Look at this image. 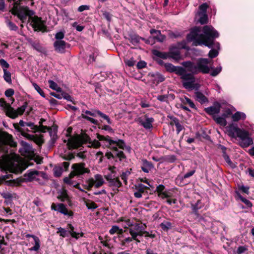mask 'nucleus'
Masks as SVG:
<instances>
[{
  "label": "nucleus",
  "instance_id": "nucleus-9",
  "mask_svg": "<svg viewBox=\"0 0 254 254\" xmlns=\"http://www.w3.org/2000/svg\"><path fill=\"white\" fill-rule=\"evenodd\" d=\"M210 61L205 58H200L196 63L197 68V73L201 72L203 74L209 73L210 69H213L212 67H209Z\"/></svg>",
  "mask_w": 254,
  "mask_h": 254
},
{
  "label": "nucleus",
  "instance_id": "nucleus-42",
  "mask_svg": "<svg viewBox=\"0 0 254 254\" xmlns=\"http://www.w3.org/2000/svg\"><path fill=\"white\" fill-rule=\"evenodd\" d=\"M123 229L120 228V227L117 225L113 226L111 229L109 230V233L111 235H114L117 233L121 236L123 235Z\"/></svg>",
  "mask_w": 254,
  "mask_h": 254
},
{
  "label": "nucleus",
  "instance_id": "nucleus-24",
  "mask_svg": "<svg viewBox=\"0 0 254 254\" xmlns=\"http://www.w3.org/2000/svg\"><path fill=\"white\" fill-rule=\"evenodd\" d=\"M123 237V235L119 236V239L120 241V245L121 246V249L125 250L129 247V243L131 242L133 239L132 237H127L125 239H122Z\"/></svg>",
  "mask_w": 254,
  "mask_h": 254
},
{
  "label": "nucleus",
  "instance_id": "nucleus-40",
  "mask_svg": "<svg viewBox=\"0 0 254 254\" xmlns=\"http://www.w3.org/2000/svg\"><path fill=\"white\" fill-rule=\"evenodd\" d=\"M14 94V90L11 88L7 89L4 93L5 96L8 98V101L11 103V104L14 102V99L12 97Z\"/></svg>",
  "mask_w": 254,
  "mask_h": 254
},
{
  "label": "nucleus",
  "instance_id": "nucleus-19",
  "mask_svg": "<svg viewBox=\"0 0 254 254\" xmlns=\"http://www.w3.org/2000/svg\"><path fill=\"white\" fill-rule=\"evenodd\" d=\"M182 65H183L186 69V71L190 72V73L194 74H197V68L196 66V64H195L194 63L190 61H186L183 62Z\"/></svg>",
  "mask_w": 254,
  "mask_h": 254
},
{
  "label": "nucleus",
  "instance_id": "nucleus-55",
  "mask_svg": "<svg viewBox=\"0 0 254 254\" xmlns=\"http://www.w3.org/2000/svg\"><path fill=\"white\" fill-rule=\"evenodd\" d=\"M32 85L37 92L42 97H45V94L41 88L35 83H32Z\"/></svg>",
  "mask_w": 254,
  "mask_h": 254
},
{
  "label": "nucleus",
  "instance_id": "nucleus-35",
  "mask_svg": "<svg viewBox=\"0 0 254 254\" xmlns=\"http://www.w3.org/2000/svg\"><path fill=\"white\" fill-rule=\"evenodd\" d=\"M75 176H71V173H70L68 177H65L64 179V182L68 185L75 187V186H76L78 184V183H76V182L73 179Z\"/></svg>",
  "mask_w": 254,
  "mask_h": 254
},
{
  "label": "nucleus",
  "instance_id": "nucleus-43",
  "mask_svg": "<svg viewBox=\"0 0 254 254\" xmlns=\"http://www.w3.org/2000/svg\"><path fill=\"white\" fill-rule=\"evenodd\" d=\"M6 245V243L5 242L3 236L0 235V253L4 254L6 253V250L4 246Z\"/></svg>",
  "mask_w": 254,
  "mask_h": 254
},
{
  "label": "nucleus",
  "instance_id": "nucleus-8",
  "mask_svg": "<svg viewBox=\"0 0 254 254\" xmlns=\"http://www.w3.org/2000/svg\"><path fill=\"white\" fill-rule=\"evenodd\" d=\"M128 225L131 226L129 229V232L133 240H136L138 236H142V232L146 227L145 224L135 223Z\"/></svg>",
  "mask_w": 254,
  "mask_h": 254
},
{
  "label": "nucleus",
  "instance_id": "nucleus-51",
  "mask_svg": "<svg viewBox=\"0 0 254 254\" xmlns=\"http://www.w3.org/2000/svg\"><path fill=\"white\" fill-rule=\"evenodd\" d=\"M86 207L88 209L94 210L98 207L97 205L92 201H88L85 202Z\"/></svg>",
  "mask_w": 254,
  "mask_h": 254
},
{
  "label": "nucleus",
  "instance_id": "nucleus-11",
  "mask_svg": "<svg viewBox=\"0 0 254 254\" xmlns=\"http://www.w3.org/2000/svg\"><path fill=\"white\" fill-rule=\"evenodd\" d=\"M85 164L83 163H75L72 164L71 168L73 171L70 173L71 176L80 177L85 173L89 172V170L85 167Z\"/></svg>",
  "mask_w": 254,
  "mask_h": 254
},
{
  "label": "nucleus",
  "instance_id": "nucleus-33",
  "mask_svg": "<svg viewBox=\"0 0 254 254\" xmlns=\"http://www.w3.org/2000/svg\"><path fill=\"white\" fill-rule=\"evenodd\" d=\"M95 184L94 186L95 188H99L101 187L105 183L102 175L96 174L94 176Z\"/></svg>",
  "mask_w": 254,
  "mask_h": 254
},
{
  "label": "nucleus",
  "instance_id": "nucleus-18",
  "mask_svg": "<svg viewBox=\"0 0 254 254\" xmlns=\"http://www.w3.org/2000/svg\"><path fill=\"white\" fill-rule=\"evenodd\" d=\"M108 148L113 150V160L116 161H119L120 162H121L126 158V156L123 151L119 150L117 146H112Z\"/></svg>",
  "mask_w": 254,
  "mask_h": 254
},
{
  "label": "nucleus",
  "instance_id": "nucleus-7",
  "mask_svg": "<svg viewBox=\"0 0 254 254\" xmlns=\"http://www.w3.org/2000/svg\"><path fill=\"white\" fill-rule=\"evenodd\" d=\"M38 171L35 170H29L24 175L23 178H17V186L22 182H30L35 180L40 184H44L41 182L40 179L37 178Z\"/></svg>",
  "mask_w": 254,
  "mask_h": 254
},
{
  "label": "nucleus",
  "instance_id": "nucleus-12",
  "mask_svg": "<svg viewBox=\"0 0 254 254\" xmlns=\"http://www.w3.org/2000/svg\"><path fill=\"white\" fill-rule=\"evenodd\" d=\"M236 137L241 140V145L243 147H247L253 143L252 138L250 137L248 131L245 130L241 129Z\"/></svg>",
  "mask_w": 254,
  "mask_h": 254
},
{
  "label": "nucleus",
  "instance_id": "nucleus-48",
  "mask_svg": "<svg viewBox=\"0 0 254 254\" xmlns=\"http://www.w3.org/2000/svg\"><path fill=\"white\" fill-rule=\"evenodd\" d=\"M216 122L223 126H225L227 124V121L225 117H218L215 118Z\"/></svg>",
  "mask_w": 254,
  "mask_h": 254
},
{
  "label": "nucleus",
  "instance_id": "nucleus-59",
  "mask_svg": "<svg viewBox=\"0 0 254 254\" xmlns=\"http://www.w3.org/2000/svg\"><path fill=\"white\" fill-rule=\"evenodd\" d=\"M57 233H59L60 235L63 237H65L67 236L68 232L65 229L60 227L58 229Z\"/></svg>",
  "mask_w": 254,
  "mask_h": 254
},
{
  "label": "nucleus",
  "instance_id": "nucleus-34",
  "mask_svg": "<svg viewBox=\"0 0 254 254\" xmlns=\"http://www.w3.org/2000/svg\"><path fill=\"white\" fill-rule=\"evenodd\" d=\"M48 131L51 137L50 140V144L51 145H53L57 139V130L55 128L52 129L50 127Z\"/></svg>",
  "mask_w": 254,
  "mask_h": 254
},
{
  "label": "nucleus",
  "instance_id": "nucleus-64",
  "mask_svg": "<svg viewBox=\"0 0 254 254\" xmlns=\"http://www.w3.org/2000/svg\"><path fill=\"white\" fill-rule=\"evenodd\" d=\"M226 163L232 168L235 167V164L232 162L229 156L227 155H225L223 157Z\"/></svg>",
  "mask_w": 254,
  "mask_h": 254
},
{
  "label": "nucleus",
  "instance_id": "nucleus-26",
  "mask_svg": "<svg viewBox=\"0 0 254 254\" xmlns=\"http://www.w3.org/2000/svg\"><path fill=\"white\" fill-rule=\"evenodd\" d=\"M153 168L154 166L151 162H149L146 159L142 160L141 169L144 173H148Z\"/></svg>",
  "mask_w": 254,
  "mask_h": 254
},
{
  "label": "nucleus",
  "instance_id": "nucleus-31",
  "mask_svg": "<svg viewBox=\"0 0 254 254\" xmlns=\"http://www.w3.org/2000/svg\"><path fill=\"white\" fill-rule=\"evenodd\" d=\"M82 113L81 114V117L84 119H86L87 121H89L91 123L94 124V125H98V121L97 120H95L92 118L89 117L83 114V113H85L87 115H89L91 116L92 111H88V110H83Z\"/></svg>",
  "mask_w": 254,
  "mask_h": 254
},
{
  "label": "nucleus",
  "instance_id": "nucleus-30",
  "mask_svg": "<svg viewBox=\"0 0 254 254\" xmlns=\"http://www.w3.org/2000/svg\"><path fill=\"white\" fill-rule=\"evenodd\" d=\"M25 236L26 238L32 237L34 241L35 245L30 249V250L37 251L40 247L39 239L37 237L30 234H26Z\"/></svg>",
  "mask_w": 254,
  "mask_h": 254
},
{
  "label": "nucleus",
  "instance_id": "nucleus-58",
  "mask_svg": "<svg viewBox=\"0 0 254 254\" xmlns=\"http://www.w3.org/2000/svg\"><path fill=\"white\" fill-rule=\"evenodd\" d=\"M130 174V172L128 171L123 172L121 175V179L123 180L124 182L127 184L128 177Z\"/></svg>",
  "mask_w": 254,
  "mask_h": 254
},
{
  "label": "nucleus",
  "instance_id": "nucleus-13",
  "mask_svg": "<svg viewBox=\"0 0 254 254\" xmlns=\"http://www.w3.org/2000/svg\"><path fill=\"white\" fill-rule=\"evenodd\" d=\"M11 103L6 102L3 98L0 99V106L3 108L6 115L8 117L12 118H16V110L11 107Z\"/></svg>",
  "mask_w": 254,
  "mask_h": 254
},
{
  "label": "nucleus",
  "instance_id": "nucleus-52",
  "mask_svg": "<svg viewBox=\"0 0 254 254\" xmlns=\"http://www.w3.org/2000/svg\"><path fill=\"white\" fill-rule=\"evenodd\" d=\"M63 98L64 99L68 101L72 102L73 103L75 104L73 100V98L71 97V96L67 93L65 92H62L61 93V99Z\"/></svg>",
  "mask_w": 254,
  "mask_h": 254
},
{
  "label": "nucleus",
  "instance_id": "nucleus-1",
  "mask_svg": "<svg viewBox=\"0 0 254 254\" xmlns=\"http://www.w3.org/2000/svg\"><path fill=\"white\" fill-rule=\"evenodd\" d=\"M16 147L12 136L6 131L0 130V152L4 154L0 164L1 171L16 174V153L11 147Z\"/></svg>",
  "mask_w": 254,
  "mask_h": 254
},
{
  "label": "nucleus",
  "instance_id": "nucleus-21",
  "mask_svg": "<svg viewBox=\"0 0 254 254\" xmlns=\"http://www.w3.org/2000/svg\"><path fill=\"white\" fill-rule=\"evenodd\" d=\"M164 67L167 71L175 72L177 75H179V73H181V71L184 68L179 66H175L171 63L164 64Z\"/></svg>",
  "mask_w": 254,
  "mask_h": 254
},
{
  "label": "nucleus",
  "instance_id": "nucleus-63",
  "mask_svg": "<svg viewBox=\"0 0 254 254\" xmlns=\"http://www.w3.org/2000/svg\"><path fill=\"white\" fill-rule=\"evenodd\" d=\"M201 204V201L200 200H197V202L192 206L193 211L196 213L197 211L200 209L202 207Z\"/></svg>",
  "mask_w": 254,
  "mask_h": 254
},
{
  "label": "nucleus",
  "instance_id": "nucleus-47",
  "mask_svg": "<svg viewBox=\"0 0 254 254\" xmlns=\"http://www.w3.org/2000/svg\"><path fill=\"white\" fill-rule=\"evenodd\" d=\"M53 171L54 176L59 177L62 175L63 172V169L62 167H56L53 169Z\"/></svg>",
  "mask_w": 254,
  "mask_h": 254
},
{
  "label": "nucleus",
  "instance_id": "nucleus-44",
  "mask_svg": "<svg viewBox=\"0 0 254 254\" xmlns=\"http://www.w3.org/2000/svg\"><path fill=\"white\" fill-rule=\"evenodd\" d=\"M208 7V5L206 3H203L199 5L198 7L199 11L198 12V14H206Z\"/></svg>",
  "mask_w": 254,
  "mask_h": 254
},
{
  "label": "nucleus",
  "instance_id": "nucleus-25",
  "mask_svg": "<svg viewBox=\"0 0 254 254\" xmlns=\"http://www.w3.org/2000/svg\"><path fill=\"white\" fill-rule=\"evenodd\" d=\"M240 129L237 126L231 125L228 127V134L232 137L236 138Z\"/></svg>",
  "mask_w": 254,
  "mask_h": 254
},
{
  "label": "nucleus",
  "instance_id": "nucleus-54",
  "mask_svg": "<svg viewBox=\"0 0 254 254\" xmlns=\"http://www.w3.org/2000/svg\"><path fill=\"white\" fill-rule=\"evenodd\" d=\"M198 15L200 16L199 19L198 20L199 23H200L201 24H204L207 22L208 16L206 14H201Z\"/></svg>",
  "mask_w": 254,
  "mask_h": 254
},
{
  "label": "nucleus",
  "instance_id": "nucleus-2",
  "mask_svg": "<svg viewBox=\"0 0 254 254\" xmlns=\"http://www.w3.org/2000/svg\"><path fill=\"white\" fill-rule=\"evenodd\" d=\"M201 27H193L188 34L187 40L193 41L195 45H204L209 48H216L219 49V43L214 41V39L219 36L217 31L212 26L205 25L202 28L203 33H201Z\"/></svg>",
  "mask_w": 254,
  "mask_h": 254
},
{
  "label": "nucleus",
  "instance_id": "nucleus-37",
  "mask_svg": "<svg viewBox=\"0 0 254 254\" xmlns=\"http://www.w3.org/2000/svg\"><path fill=\"white\" fill-rule=\"evenodd\" d=\"M246 118V115L244 113L237 112L232 117V119L234 122H238L240 120H244Z\"/></svg>",
  "mask_w": 254,
  "mask_h": 254
},
{
  "label": "nucleus",
  "instance_id": "nucleus-23",
  "mask_svg": "<svg viewBox=\"0 0 254 254\" xmlns=\"http://www.w3.org/2000/svg\"><path fill=\"white\" fill-rule=\"evenodd\" d=\"M27 122H24L22 120H20L19 121V124H17V132H21V135L28 138L30 137V135L27 133L26 131H28L27 128H24L25 127H26Z\"/></svg>",
  "mask_w": 254,
  "mask_h": 254
},
{
  "label": "nucleus",
  "instance_id": "nucleus-5",
  "mask_svg": "<svg viewBox=\"0 0 254 254\" xmlns=\"http://www.w3.org/2000/svg\"><path fill=\"white\" fill-rule=\"evenodd\" d=\"M90 136L86 133H82L80 136L77 138H70L68 140L67 145L69 149H76L80 147L83 144L91 142Z\"/></svg>",
  "mask_w": 254,
  "mask_h": 254
},
{
  "label": "nucleus",
  "instance_id": "nucleus-20",
  "mask_svg": "<svg viewBox=\"0 0 254 254\" xmlns=\"http://www.w3.org/2000/svg\"><path fill=\"white\" fill-rule=\"evenodd\" d=\"M168 54L169 58L173 59L177 62L181 59L180 50L175 47H172L169 48Z\"/></svg>",
  "mask_w": 254,
  "mask_h": 254
},
{
  "label": "nucleus",
  "instance_id": "nucleus-36",
  "mask_svg": "<svg viewBox=\"0 0 254 254\" xmlns=\"http://www.w3.org/2000/svg\"><path fill=\"white\" fill-rule=\"evenodd\" d=\"M196 99L201 104L208 101V99L201 92L197 91L195 93Z\"/></svg>",
  "mask_w": 254,
  "mask_h": 254
},
{
  "label": "nucleus",
  "instance_id": "nucleus-46",
  "mask_svg": "<svg viewBox=\"0 0 254 254\" xmlns=\"http://www.w3.org/2000/svg\"><path fill=\"white\" fill-rule=\"evenodd\" d=\"M160 227L165 231H168L172 227V223L170 222H164L160 225Z\"/></svg>",
  "mask_w": 254,
  "mask_h": 254
},
{
  "label": "nucleus",
  "instance_id": "nucleus-22",
  "mask_svg": "<svg viewBox=\"0 0 254 254\" xmlns=\"http://www.w3.org/2000/svg\"><path fill=\"white\" fill-rule=\"evenodd\" d=\"M150 33L152 35V37H150L149 40L152 38L159 42H162L165 39V36L162 35L160 30L151 29L150 30Z\"/></svg>",
  "mask_w": 254,
  "mask_h": 254
},
{
  "label": "nucleus",
  "instance_id": "nucleus-39",
  "mask_svg": "<svg viewBox=\"0 0 254 254\" xmlns=\"http://www.w3.org/2000/svg\"><path fill=\"white\" fill-rule=\"evenodd\" d=\"M95 184V180L94 178H91L87 180L83 184L84 189H86L88 190H90L94 186Z\"/></svg>",
  "mask_w": 254,
  "mask_h": 254
},
{
  "label": "nucleus",
  "instance_id": "nucleus-49",
  "mask_svg": "<svg viewBox=\"0 0 254 254\" xmlns=\"http://www.w3.org/2000/svg\"><path fill=\"white\" fill-rule=\"evenodd\" d=\"M27 103L25 102L21 107L17 108V117L18 115H22L24 112L27 107Z\"/></svg>",
  "mask_w": 254,
  "mask_h": 254
},
{
  "label": "nucleus",
  "instance_id": "nucleus-27",
  "mask_svg": "<svg viewBox=\"0 0 254 254\" xmlns=\"http://www.w3.org/2000/svg\"><path fill=\"white\" fill-rule=\"evenodd\" d=\"M205 110L209 115L218 114L220 111V105L218 103L217 105L205 108Z\"/></svg>",
  "mask_w": 254,
  "mask_h": 254
},
{
  "label": "nucleus",
  "instance_id": "nucleus-60",
  "mask_svg": "<svg viewBox=\"0 0 254 254\" xmlns=\"http://www.w3.org/2000/svg\"><path fill=\"white\" fill-rule=\"evenodd\" d=\"M64 31H61L57 32L55 34V39H56V40H63L64 37Z\"/></svg>",
  "mask_w": 254,
  "mask_h": 254
},
{
  "label": "nucleus",
  "instance_id": "nucleus-61",
  "mask_svg": "<svg viewBox=\"0 0 254 254\" xmlns=\"http://www.w3.org/2000/svg\"><path fill=\"white\" fill-rule=\"evenodd\" d=\"M135 187L136 189L142 193H143L146 189H149V187L143 185L142 184H138L137 185L135 186Z\"/></svg>",
  "mask_w": 254,
  "mask_h": 254
},
{
  "label": "nucleus",
  "instance_id": "nucleus-15",
  "mask_svg": "<svg viewBox=\"0 0 254 254\" xmlns=\"http://www.w3.org/2000/svg\"><path fill=\"white\" fill-rule=\"evenodd\" d=\"M20 143L21 145V147L19 149V153L25 158H30L33 153L31 146L23 140L20 141Z\"/></svg>",
  "mask_w": 254,
  "mask_h": 254
},
{
  "label": "nucleus",
  "instance_id": "nucleus-29",
  "mask_svg": "<svg viewBox=\"0 0 254 254\" xmlns=\"http://www.w3.org/2000/svg\"><path fill=\"white\" fill-rule=\"evenodd\" d=\"M30 43L33 48L37 52L42 54H45L46 52V49L40 44L39 42L31 41Z\"/></svg>",
  "mask_w": 254,
  "mask_h": 254
},
{
  "label": "nucleus",
  "instance_id": "nucleus-14",
  "mask_svg": "<svg viewBox=\"0 0 254 254\" xmlns=\"http://www.w3.org/2000/svg\"><path fill=\"white\" fill-rule=\"evenodd\" d=\"M140 125L142 126L145 129L148 130L152 128V124L154 122V119L152 117H150L147 114L139 118L138 119Z\"/></svg>",
  "mask_w": 254,
  "mask_h": 254
},
{
  "label": "nucleus",
  "instance_id": "nucleus-10",
  "mask_svg": "<svg viewBox=\"0 0 254 254\" xmlns=\"http://www.w3.org/2000/svg\"><path fill=\"white\" fill-rule=\"evenodd\" d=\"M51 209L67 216L68 218H72L73 216V212L71 210H68L64 203L56 204L53 203L51 205Z\"/></svg>",
  "mask_w": 254,
  "mask_h": 254
},
{
  "label": "nucleus",
  "instance_id": "nucleus-28",
  "mask_svg": "<svg viewBox=\"0 0 254 254\" xmlns=\"http://www.w3.org/2000/svg\"><path fill=\"white\" fill-rule=\"evenodd\" d=\"M107 180L110 183L111 186H113L117 189L122 186V183L119 180V178H111L110 176H107L106 177Z\"/></svg>",
  "mask_w": 254,
  "mask_h": 254
},
{
  "label": "nucleus",
  "instance_id": "nucleus-41",
  "mask_svg": "<svg viewBox=\"0 0 254 254\" xmlns=\"http://www.w3.org/2000/svg\"><path fill=\"white\" fill-rule=\"evenodd\" d=\"M129 40L130 42L133 45H135L139 43L140 40L141 39L144 40L143 38H141L136 34H130L129 35Z\"/></svg>",
  "mask_w": 254,
  "mask_h": 254
},
{
  "label": "nucleus",
  "instance_id": "nucleus-56",
  "mask_svg": "<svg viewBox=\"0 0 254 254\" xmlns=\"http://www.w3.org/2000/svg\"><path fill=\"white\" fill-rule=\"evenodd\" d=\"M97 114H98V115H99L100 117L106 120L109 124H111L112 123V120L110 119V118L108 116L103 113L101 111H98Z\"/></svg>",
  "mask_w": 254,
  "mask_h": 254
},
{
  "label": "nucleus",
  "instance_id": "nucleus-45",
  "mask_svg": "<svg viewBox=\"0 0 254 254\" xmlns=\"http://www.w3.org/2000/svg\"><path fill=\"white\" fill-rule=\"evenodd\" d=\"M237 194L240 199L244 202L248 207H251L253 205L252 202L248 199L243 197L239 192H237Z\"/></svg>",
  "mask_w": 254,
  "mask_h": 254
},
{
  "label": "nucleus",
  "instance_id": "nucleus-6",
  "mask_svg": "<svg viewBox=\"0 0 254 254\" xmlns=\"http://www.w3.org/2000/svg\"><path fill=\"white\" fill-rule=\"evenodd\" d=\"M178 75L180 76L183 86L185 89L192 90L194 88L195 78L192 74L187 73L186 69L183 68L181 73H179Z\"/></svg>",
  "mask_w": 254,
  "mask_h": 254
},
{
  "label": "nucleus",
  "instance_id": "nucleus-17",
  "mask_svg": "<svg viewBox=\"0 0 254 254\" xmlns=\"http://www.w3.org/2000/svg\"><path fill=\"white\" fill-rule=\"evenodd\" d=\"M54 47L57 53L63 54L65 53V49L69 47V45L63 40H56Z\"/></svg>",
  "mask_w": 254,
  "mask_h": 254
},
{
  "label": "nucleus",
  "instance_id": "nucleus-38",
  "mask_svg": "<svg viewBox=\"0 0 254 254\" xmlns=\"http://www.w3.org/2000/svg\"><path fill=\"white\" fill-rule=\"evenodd\" d=\"M152 53L154 56L162 59H167L169 58L168 52H162L157 50H153Z\"/></svg>",
  "mask_w": 254,
  "mask_h": 254
},
{
  "label": "nucleus",
  "instance_id": "nucleus-50",
  "mask_svg": "<svg viewBox=\"0 0 254 254\" xmlns=\"http://www.w3.org/2000/svg\"><path fill=\"white\" fill-rule=\"evenodd\" d=\"M99 140L94 139L93 141L92 140H91V142L90 143L89 145H88V147H93L95 148H97L99 147L101 145V143L103 144L102 142H100L99 141H100L99 139Z\"/></svg>",
  "mask_w": 254,
  "mask_h": 254
},
{
  "label": "nucleus",
  "instance_id": "nucleus-4",
  "mask_svg": "<svg viewBox=\"0 0 254 254\" xmlns=\"http://www.w3.org/2000/svg\"><path fill=\"white\" fill-rule=\"evenodd\" d=\"M97 138L102 141L103 146L105 147L117 146V147H119L120 149L126 150L128 152L131 151V147L128 145H126L125 142L122 139L118 138L113 139L109 135L104 136L99 134H97Z\"/></svg>",
  "mask_w": 254,
  "mask_h": 254
},
{
  "label": "nucleus",
  "instance_id": "nucleus-32",
  "mask_svg": "<svg viewBox=\"0 0 254 254\" xmlns=\"http://www.w3.org/2000/svg\"><path fill=\"white\" fill-rule=\"evenodd\" d=\"M68 228L69 229V231L68 232L71 235V236L73 238H75L76 239H78L80 237H83L84 235V233L82 232L77 233L74 231V227L70 224L68 225Z\"/></svg>",
  "mask_w": 254,
  "mask_h": 254
},
{
  "label": "nucleus",
  "instance_id": "nucleus-62",
  "mask_svg": "<svg viewBox=\"0 0 254 254\" xmlns=\"http://www.w3.org/2000/svg\"><path fill=\"white\" fill-rule=\"evenodd\" d=\"M103 14V17L109 22H110L112 20V14L106 11H101Z\"/></svg>",
  "mask_w": 254,
  "mask_h": 254
},
{
  "label": "nucleus",
  "instance_id": "nucleus-16",
  "mask_svg": "<svg viewBox=\"0 0 254 254\" xmlns=\"http://www.w3.org/2000/svg\"><path fill=\"white\" fill-rule=\"evenodd\" d=\"M33 165L30 163L27 160L21 158L18 154H17V173H21L25 170L29 166Z\"/></svg>",
  "mask_w": 254,
  "mask_h": 254
},
{
  "label": "nucleus",
  "instance_id": "nucleus-3",
  "mask_svg": "<svg viewBox=\"0 0 254 254\" xmlns=\"http://www.w3.org/2000/svg\"><path fill=\"white\" fill-rule=\"evenodd\" d=\"M33 0H17V17L22 23L30 22V25L35 31H42L45 29V26L41 18L37 16H34L35 12L33 10L29 9L27 6H20L23 3L27 4L30 2L32 4Z\"/></svg>",
  "mask_w": 254,
  "mask_h": 254
},
{
  "label": "nucleus",
  "instance_id": "nucleus-53",
  "mask_svg": "<svg viewBox=\"0 0 254 254\" xmlns=\"http://www.w3.org/2000/svg\"><path fill=\"white\" fill-rule=\"evenodd\" d=\"M184 104L187 103L189 105L190 107L193 109H196V107L193 102L189 98L185 97L184 99L182 101Z\"/></svg>",
  "mask_w": 254,
  "mask_h": 254
},
{
  "label": "nucleus",
  "instance_id": "nucleus-57",
  "mask_svg": "<svg viewBox=\"0 0 254 254\" xmlns=\"http://www.w3.org/2000/svg\"><path fill=\"white\" fill-rule=\"evenodd\" d=\"M221 66H219L214 68L212 71L210 72V75L212 76H217L222 70Z\"/></svg>",
  "mask_w": 254,
  "mask_h": 254
}]
</instances>
